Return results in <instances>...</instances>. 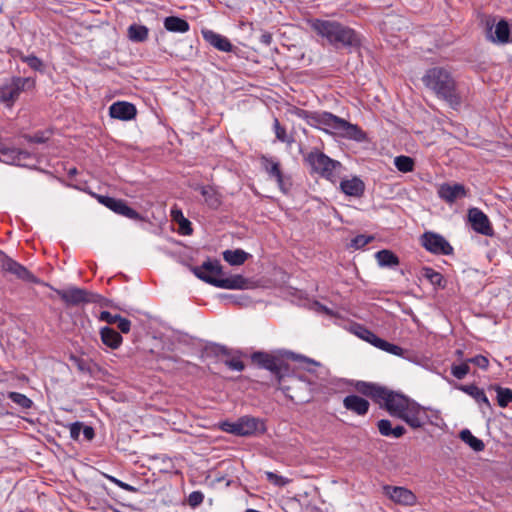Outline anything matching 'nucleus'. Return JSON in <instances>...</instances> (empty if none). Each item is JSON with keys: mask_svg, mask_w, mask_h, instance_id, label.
Instances as JSON below:
<instances>
[{"mask_svg": "<svg viewBox=\"0 0 512 512\" xmlns=\"http://www.w3.org/2000/svg\"><path fill=\"white\" fill-rule=\"evenodd\" d=\"M459 438L475 452H481L485 449L484 442L474 436L472 432L467 428L459 432Z\"/></svg>", "mask_w": 512, "mask_h": 512, "instance_id": "36", "label": "nucleus"}, {"mask_svg": "<svg viewBox=\"0 0 512 512\" xmlns=\"http://www.w3.org/2000/svg\"><path fill=\"white\" fill-rule=\"evenodd\" d=\"M219 296H220L221 299L228 300V301H230L232 303H235V304L239 303L238 296H236L234 294L223 293V294H220Z\"/></svg>", "mask_w": 512, "mask_h": 512, "instance_id": "61", "label": "nucleus"}, {"mask_svg": "<svg viewBox=\"0 0 512 512\" xmlns=\"http://www.w3.org/2000/svg\"><path fill=\"white\" fill-rule=\"evenodd\" d=\"M203 39L215 49L221 52H234L237 47H235L231 41L226 37L219 33H216L210 29H202L201 31Z\"/></svg>", "mask_w": 512, "mask_h": 512, "instance_id": "23", "label": "nucleus"}, {"mask_svg": "<svg viewBox=\"0 0 512 512\" xmlns=\"http://www.w3.org/2000/svg\"><path fill=\"white\" fill-rule=\"evenodd\" d=\"M108 480H110L112 483L116 484L118 487H121L123 481L117 479L116 477L114 476H111V475H107L105 474L104 475Z\"/></svg>", "mask_w": 512, "mask_h": 512, "instance_id": "64", "label": "nucleus"}, {"mask_svg": "<svg viewBox=\"0 0 512 512\" xmlns=\"http://www.w3.org/2000/svg\"><path fill=\"white\" fill-rule=\"evenodd\" d=\"M352 386L354 389L363 396L371 398L375 403L379 404L381 408L386 409L388 403L394 396V390H390L385 386L377 383L367 382L362 380L353 381Z\"/></svg>", "mask_w": 512, "mask_h": 512, "instance_id": "10", "label": "nucleus"}, {"mask_svg": "<svg viewBox=\"0 0 512 512\" xmlns=\"http://www.w3.org/2000/svg\"><path fill=\"white\" fill-rule=\"evenodd\" d=\"M250 360L256 368L267 370L277 382L291 372L290 360L320 366L319 362L286 349L255 351L250 355Z\"/></svg>", "mask_w": 512, "mask_h": 512, "instance_id": "3", "label": "nucleus"}, {"mask_svg": "<svg viewBox=\"0 0 512 512\" xmlns=\"http://www.w3.org/2000/svg\"><path fill=\"white\" fill-rule=\"evenodd\" d=\"M314 305L316 306V310L318 312L325 313V314H327L329 316L333 315V311L330 308H328L327 306L323 305L322 303H320L318 301H315Z\"/></svg>", "mask_w": 512, "mask_h": 512, "instance_id": "58", "label": "nucleus"}, {"mask_svg": "<svg viewBox=\"0 0 512 512\" xmlns=\"http://www.w3.org/2000/svg\"><path fill=\"white\" fill-rule=\"evenodd\" d=\"M36 86V80L33 77L12 76L5 79L0 85V103L11 107L19 99L24 91L33 90Z\"/></svg>", "mask_w": 512, "mask_h": 512, "instance_id": "7", "label": "nucleus"}, {"mask_svg": "<svg viewBox=\"0 0 512 512\" xmlns=\"http://www.w3.org/2000/svg\"><path fill=\"white\" fill-rule=\"evenodd\" d=\"M204 500V494L201 491H193L188 496V504L192 508H196L202 504Z\"/></svg>", "mask_w": 512, "mask_h": 512, "instance_id": "52", "label": "nucleus"}, {"mask_svg": "<svg viewBox=\"0 0 512 512\" xmlns=\"http://www.w3.org/2000/svg\"><path fill=\"white\" fill-rule=\"evenodd\" d=\"M48 287L57 293V295L61 298L67 307L98 302L99 299L102 298V296L99 294L75 286L68 287L67 289H56L51 285Z\"/></svg>", "mask_w": 512, "mask_h": 512, "instance_id": "11", "label": "nucleus"}, {"mask_svg": "<svg viewBox=\"0 0 512 512\" xmlns=\"http://www.w3.org/2000/svg\"><path fill=\"white\" fill-rule=\"evenodd\" d=\"M382 489L383 494L396 504L413 506L417 502L416 495L406 487L384 485Z\"/></svg>", "mask_w": 512, "mask_h": 512, "instance_id": "19", "label": "nucleus"}, {"mask_svg": "<svg viewBox=\"0 0 512 512\" xmlns=\"http://www.w3.org/2000/svg\"><path fill=\"white\" fill-rule=\"evenodd\" d=\"M81 433L83 434L84 439L87 441H91L95 437V430L92 426H89V425L83 424Z\"/></svg>", "mask_w": 512, "mask_h": 512, "instance_id": "57", "label": "nucleus"}, {"mask_svg": "<svg viewBox=\"0 0 512 512\" xmlns=\"http://www.w3.org/2000/svg\"><path fill=\"white\" fill-rule=\"evenodd\" d=\"M223 259L231 266H239L245 263L251 255L242 249L225 250L222 253Z\"/></svg>", "mask_w": 512, "mask_h": 512, "instance_id": "35", "label": "nucleus"}, {"mask_svg": "<svg viewBox=\"0 0 512 512\" xmlns=\"http://www.w3.org/2000/svg\"><path fill=\"white\" fill-rule=\"evenodd\" d=\"M0 265L3 272L15 276V278L27 283L41 284L49 286L48 283L43 282L30 272L24 265L20 264L10 256L1 252Z\"/></svg>", "mask_w": 512, "mask_h": 512, "instance_id": "13", "label": "nucleus"}, {"mask_svg": "<svg viewBox=\"0 0 512 512\" xmlns=\"http://www.w3.org/2000/svg\"><path fill=\"white\" fill-rule=\"evenodd\" d=\"M328 130L331 133L357 142H363L367 138L366 133L358 125L352 124L334 114L330 117Z\"/></svg>", "mask_w": 512, "mask_h": 512, "instance_id": "12", "label": "nucleus"}, {"mask_svg": "<svg viewBox=\"0 0 512 512\" xmlns=\"http://www.w3.org/2000/svg\"><path fill=\"white\" fill-rule=\"evenodd\" d=\"M468 222L471 228L478 234L484 236H493L494 229L488 216L479 208L472 207L468 210Z\"/></svg>", "mask_w": 512, "mask_h": 512, "instance_id": "18", "label": "nucleus"}, {"mask_svg": "<svg viewBox=\"0 0 512 512\" xmlns=\"http://www.w3.org/2000/svg\"><path fill=\"white\" fill-rule=\"evenodd\" d=\"M260 42L265 46H269L272 43V34L270 32H263L260 36Z\"/></svg>", "mask_w": 512, "mask_h": 512, "instance_id": "59", "label": "nucleus"}, {"mask_svg": "<svg viewBox=\"0 0 512 512\" xmlns=\"http://www.w3.org/2000/svg\"><path fill=\"white\" fill-rule=\"evenodd\" d=\"M261 163L263 166V169L266 171L268 176L271 179H274L278 175L282 173L281 164L279 161L274 160L273 158L262 156L261 157Z\"/></svg>", "mask_w": 512, "mask_h": 512, "instance_id": "39", "label": "nucleus"}, {"mask_svg": "<svg viewBox=\"0 0 512 512\" xmlns=\"http://www.w3.org/2000/svg\"><path fill=\"white\" fill-rule=\"evenodd\" d=\"M100 338L103 344L111 349H117L123 341L121 334L109 326L101 328Z\"/></svg>", "mask_w": 512, "mask_h": 512, "instance_id": "31", "label": "nucleus"}, {"mask_svg": "<svg viewBox=\"0 0 512 512\" xmlns=\"http://www.w3.org/2000/svg\"><path fill=\"white\" fill-rule=\"evenodd\" d=\"M232 354L234 355V357L226 359L224 361V364L231 370L239 372L243 371L245 369V365L239 358L244 354L240 350H236L232 352Z\"/></svg>", "mask_w": 512, "mask_h": 512, "instance_id": "44", "label": "nucleus"}, {"mask_svg": "<svg viewBox=\"0 0 512 512\" xmlns=\"http://www.w3.org/2000/svg\"><path fill=\"white\" fill-rule=\"evenodd\" d=\"M195 190L201 193L210 209L217 210L222 205V196L213 186L198 185Z\"/></svg>", "mask_w": 512, "mask_h": 512, "instance_id": "28", "label": "nucleus"}, {"mask_svg": "<svg viewBox=\"0 0 512 512\" xmlns=\"http://www.w3.org/2000/svg\"><path fill=\"white\" fill-rule=\"evenodd\" d=\"M273 129H274V132H275L276 139L279 140L280 142L288 143V144L293 142V139L288 137V135L286 133L285 127H283L280 124L278 118H274Z\"/></svg>", "mask_w": 512, "mask_h": 512, "instance_id": "46", "label": "nucleus"}, {"mask_svg": "<svg viewBox=\"0 0 512 512\" xmlns=\"http://www.w3.org/2000/svg\"><path fill=\"white\" fill-rule=\"evenodd\" d=\"M303 162L309 167L311 175L318 174L330 181H334V170L337 167H341V163L339 161L330 158L317 148L312 149L304 155Z\"/></svg>", "mask_w": 512, "mask_h": 512, "instance_id": "6", "label": "nucleus"}, {"mask_svg": "<svg viewBox=\"0 0 512 512\" xmlns=\"http://www.w3.org/2000/svg\"><path fill=\"white\" fill-rule=\"evenodd\" d=\"M190 269L198 279L210 285L209 279H220L224 275L223 267L217 259L208 258L201 266H191Z\"/></svg>", "mask_w": 512, "mask_h": 512, "instance_id": "17", "label": "nucleus"}, {"mask_svg": "<svg viewBox=\"0 0 512 512\" xmlns=\"http://www.w3.org/2000/svg\"><path fill=\"white\" fill-rule=\"evenodd\" d=\"M164 28L169 32L186 33L190 29L188 21L178 16H168L164 19Z\"/></svg>", "mask_w": 512, "mask_h": 512, "instance_id": "34", "label": "nucleus"}, {"mask_svg": "<svg viewBox=\"0 0 512 512\" xmlns=\"http://www.w3.org/2000/svg\"><path fill=\"white\" fill-rule=\"evenodd\" d=\"M373 240V236L359 234L351 239L350 247L361 249Z\"/></svg>", "mask_w": 512, "mask_h": 512, "instance_id": "50", "label": "nucleus"}, {"mask_svg": "<svg viewBox=\"0 0 512 512\" xmlns=\"http://www.w3.org/2000/svg\"><path fill=\"white\" fill-rule=\"evenodd\" d=\"M7 398L23 410H28L33 405V401L30 398H28L26 395H24L20 392H14V391L8 392Z\"/></svg>", "mask_w": 512, "mask_h": 512, "instance_id": "41", "label": "nucleus"}, {"mask_svg": "<svg viewBox=\"0 0 512 512\" xmlns=\"http://www.w3.org/2000/svg\"><path fill=\"white\" fill-rule=\"evenodd\" d=\"M31 158L32 154L27 150L6 147L5 145L0 148V161L6 164L27 166L26 161Z\"/></svg>", "mask_w": 512, "mask_h": 512, "instance_id": "20", "label": "nucleus"}, {"mask_svg": "<svg viewBox=\"0 0 512 512\" xmlns=\"http://www.w3.org/2000/svg\"><path fill=\"white\" fill-rule=\"evenodd\" d=\"M98 202L116 214L122 215L132 220L143 221L144 217L135 209L131 208L123 199H117L108 195L93 194Z\"/></svg>", "mask_w": 512, "mask_h": 512, "instance_id": "15", "label": "nucleus"}, {"mask_svg": "<svg viewBox=\"0 0 512 512\" xmlns=\"http://www.w3.org/2000/svg\"><path fill=\"white\" fill-rule=\"evenodd\" d=\"M278 389L283 394L296 404H302L310 400L308 393V386L310 385L302 376L296 377L291 375L283 376L280 381L277 382Z\"/></svg>", "mask_w": 512, "mask_h": 512, "instance_id": "8", "label": "nucleus"}, {"mask_svg": "<svg viewBox=\"0 0 512 512\" xmlns=\"http://www.w3.org/2000/svg\"><path fill=\"white\" fill-rule=\"evenodd\" d=\"M375 258L380 267L394 268L400 264L399 257L389 249H382L375 253Z\"/></svg>", "mask_w": 512, "mask_h": 512, "instance_id": "33", "label": "nucleus"}, {"mask_svg": "<svg viewBox=\"0 0 512 512\" xmlns=\"http://www.w3.org/2000/svg\"><path fill=\"white\" fill-rule=\"evenodd\" d=\"M497 393V403L500 407L505 408L512 402V390L503 388L499 385L495 387Z\"/></svg>", "mask_w": 512, "mask_h": 512, "instance_id": "43", "label": "nucleus"}, {"mask_svg": "<svg viewBox=\"0 0 512 512\" xmlns=\"http://www.w3.org/2000/svg\"><path fill=\"white\" fill-rule=\"evenodd\" d=\"M76 362H77V367L80 371H82V372L90 371L88 363L86 361H84L83 359H77Z\"/></svg>", "mask_w": 512, "mask_h": 512, "instance_id": "60", "label": "nucleus"}, {"mask_svg": "<svg viewBox=\"0 0 512 512\" xmlns=\"http://www.w3.org/2000/svg\"><path fill=\"white\" fill-rule=\"evenodd\" d=\"M385 410L390 416L402 420L413 430L421 429L431 423L426 407L398 391L395 392Z\"/></svg>", "mask_w": 512, "mask_h": 512, "instance_id": "4", "label": "nucleus"}, {"mask_svg": "<svg viewBox=\"0 0 512 512\" xmlns=\"http://www.w3.org/2000/svg\"><path fill=\"white\" fill-rule=\"evenodd\" d=\"M394 165L402 173L412 172L415 168V161L410 156L399 155L394 158Z\"/></svg>", "mask_w": 512, "mask_h": 512, "instance_id": "40", "label": "nucleus"}, {"mask_svg": "<svg viewBox=\"0 0 512 512\" xmlns=\"http://www.w3.org/2000/svg\"><path fill=\"white\" fill-rule=\"evenodd\" d=\"M265 476H266V479L268 482H270L271 484H273L277 487H284L290 482L289 479H287L281 475H277L276 473L271 472V471H266Z\"/></svg>", "mask_w": 512, "mask_h": 512, "instance_id": "48", "label": "nucleus"}, {"mask_svg": "<svg viewBox=\"0 0 512 512\" xmlns=\"http://www.w3.org/2000/svg\"><path fill=\"white\" fill-rule=\"evenodd\" d=\"M350 331L360 339L372 344L376 348L383 350L389 354L403 357L406 350L396 344L390 343L383 338L378 337L374 332L369 330L366 326L360 323H353L350 326Z\"/></svg>", "mask_w": 512, "mask_h": 512, "instance_id": "9", "label": "nucleus"}, {"mask_svg": "<svg viewBox=\"0 0 512 512\" xmlns=\"http://www.w3.org/2000/svg\"><path fill=\"white\" fill-rule=\"evenodd\" d=\"M494 24L487 22L486 27V38L493 43L497 44H507L510 43L509 33L510 31V24L505 19H501L496 25L495 29L493 30Z\"/></svg>", "mask_w": 512, "mask_h": 512, "instance_id": "21", "label": "nucleus"}, {"mask_svg": "<svg viewBox=\"0 0 512 512\" xmlns=\"http://www.w3.org/2000/svg\"><path fill=\"white\" fill-rule=\"evenodd\" d=\"M22 137L28 143H36V144H44L48 141L49 137L46 135L45 131H37L33 135L23 134Z\"/></svg>", "mask_w": 512, "mask_h": 512, "instance_id": "49", "label": "nucleus"}, {"mask_svg": "<svg viewBox=\"0 0 512 512\" xmlns=\"http://www.w3.org/2000/svg\"><path fill=\"white\" fill-rule=\"evenodd\" d=\"M172 218L176 223L180 221V219L185 218L181 210H172Z\"/></svg>", "mask_w": 512, "mask_h": 512, "instance_id": "62", "label": "nucleus"}, {"mask_svg": "<svg viewBox=\"0 0 512 512\" xmlns=\"http://www.w3.org/2000/svg\"><path fill=\"white\" fill-rule=\"evenodd\" d=\"M455 388L471 396L478 404H483L488 409H491V403L487 398L484 390L479 388L476 384H456Z\"/></svg>", "mask_w": 512, "mask_h": 512, "instance_id": "29", "label": "nucleus"}, {"mask_svg": "<svg viewBox=\"0 0 512 512\" xmlns=\"http://www.w3.org/2000/svg\"><path fill=\"white\" fill-rule=\"evenodd\" d=\"M178 224L179 233L182 235H191L193 232L192 224L187 218L180 219Z\"/></svg>", "mask_w": 512, "mask_h": 512, "instance_id": "53", "label": "nucleus"}, {"mask_svg": "<svg viewBox=\"0 0 512 512\" xmlns=\"http://www.w3.org/2000/svg\"><path fill=\"white\" fill-rule=\"evenodd\" d=\"M467 362L474 364L475 366L479 367L484 371H486L489 367V360L484 355H476L474 357L468 358Z\"/></svg>", "mask_w": 512, "mask_h": 512, "instance_id": "51", "label": "nucleus"}, {"mask_svg": "<svg viewBox=\"0 0 512 512\" xmlns=\"http://www.w3.org/2000/svg\"><path fill=\"white\" fill-rule=\"evenodd\" d=\"M120 488L125 491L132 492V493H136L139 491L138 488H136L128 483H125V482L122 483Z\"/></svg>", "mask_w": 512, "mask_h": 512, "instance_id": "63", "label": "nucleus"}, {"mask_svg": "<svg viewBox=\"0 0 512 512\" xmlns=\"http://www.w3.org/2000/svg\"><path fill=\"white\" fill-rule=\"evenodd\" d=\"M343 406L346 410H349L358 416H364L369 411L370 403L361 396L350 394L343 399Z\"/></svg>", "mask_w": 512, "mask_h": 512, "instance_id": "26", "label": "nucleus"}, {"mask_svg": "<svg viewBox=\"0 0 512 512\" xmlns=\"http://www.w3.org/2000/svg\"><path fill=\"white\" fill-rule=\"evenodd\" d=\"M99 319L101 321L107 322L108 324H114V323H117V321L120 319V315L119 314L113 315L109 311H102L100 313Z\"/></svg>", "mask_w": 512, "mask_h": 512, "instance_id": "55", "label": "nucleus"}, {"mask_svg": "<svg viewBox=\"0 0 512 512\" xmlns=\"http://www.w3.org/2000/svg\"><path fill=\"white\" fill-rule=\"evenodd\" d=\"M82 428H83V423L82 422L76 421V422L70 424V437H71V439H73L75 441H78L79 437H80V434H81Z\"/></svg>", "mask_w": 512, "mask_h": 512, "instance_id": "54", "label": "nucleus"}, {"mask_svg": "<svg viewBox=\"0 0 512 512\" xmlns=\"http://www.w3.org/2000/svg\"><path fill=\"white\" fill-rule=\"evenodd\" d=\"M218 428L226 433L238 437H251L264 434L267 430L265 422L257 417L244 415L236 421L223 420L218 423Z\"/></svg>", "mask_w": 512, "mask_h": 512, "instance_id": "5", "label": "nucleus"}, {"mask_svg": "<svg viewBox=\"0 0 512 512\" xmlns=\"http://www.w3.org/2000/svg\"><path fill=\"white\" fill-rule=\"evenodd\" d=\"M311 29L335 49L358 51L362 46V35L353 28L335 20L313 19Z\"/></svg>", "mask_w": 512, "mask_h": 512, "instance_id": "2", "label": "nucleus"}, {"mask_svg": "<svg viewBox=\"0 0 512 512\" xmlns=\"http://www.w3.org/2000/svg\"><path fill=\"white\" fill-rule=\"evenodd\" d=\"M292 114L296 117L303 119L306 123L314 128L322 129L325 132H329L328 126L330 123L331 112L322 111H308L299 107H294Z\"/></svg>", "mask_w": 512, "mask_h": 512, "instance_id": "16", "label": "nucleus"}, {"mask_svg": "<svg viewBox=\"0 0 512 512\" xmlns=\"http://www.w3.org/2000/svg\"><path fill=\"white\" fill-rule=\"evenodd\" d=\"M203 352L207 357L214 358L232 355V351L227 346L218 343H208L203 348Z\"/></svg>", "mask_w": 512, "mask_h": 512, "instance_id": "38", "label": "nucleus"}, {"mask_svg": "<svg viewBox=\"0 0 512 512\" xmlns=\"http://www.w3.org/2000/svg\"><path fill=\"white\" fill-rule=\"evenodd\" d=\"M117 327L121 333L127 334L131 329V321L120 316V319L117 321Z\"/></svg>", "mask_w": 512, "mask_h": 512, "instance_id": "56", "label": "nucleus"}, {"mask_svg": "<svg viewBox=\"0 0 512 512\" xmlns=\"http://www.w3.org/2000/svg\"><path fill=\"white\" fill-rule=\"evenodd\" d=\"M470 372L469 363L466 361L461 364H452L451 366V374L456 379H463Z\"/></svg>", "mask_w": 512, "mask_h": 512, "instance_id": "47", "label": "nucleus"}, {"mask_svg": "<svg viewBox=\"0 0 512 512\" xmlns=\"http://www.w3.org/2000/svg\"><path fill=\"white\" fill-rule=\"evenodd\" d=\"M211 285L221 289L228 290H244L250 287L251 281L248 278H245L241 274L231 275L229 277L221 276L220 279H209Z\"/></svg>", "mask_w": 512, "mask_h": 512, "instance_id": "22", "label": "nucleus"}, {"mask_svg": "<svg viewBox=\"0 0 512 512\" xmlns=\"http://www.w3.org/2000/svg\"><path fill=\"white\" fill-rule=\"evenodd\" d=\"M420 274L437 289H445L447 287V280L444 276L431 267L423 266L420 270Z\"/></svg>", "mask_w": 512, "mask_h": 512, "instance_id": "32", "label": "nucleus"}, {"mask_svg": "<svg viewBox=\"0 0 512 512\" xmlns=\"http://www.w3.org/2000/svg\"><path fill=\"white\" fill-rule=\"evenodd\" d=\"M149 29L145 25L132 24L128 28V37L132 42L141 43L148 39Z\"/></svg>", "mask_w": 512, "mask_h": 512, "instance_id": "37", "label": "nucleus"}, {"mask_svg": "<svg viewBox=\"0 0 512 512\" xmlns=\"http://www.w3.org/2000/svg\"><path fill=\"white\" fill-rule=\"evenodd\" d=\"M340 190L347 196L360 198L365 192V183L357 176L351 179H343L340 182Z\"/></svg>", "mask_w": 512, "mask_h": 512, "instance_id": "27", "label": "nucleus"}, {"mask_svg": "<svg viewBox=\"0 0 512 512\" xmlns=\"http://www.w3.org/2000/svg\"><path fill=\"white\" fill-rule=\"evenodd\" d=\"M137 115L136 106L127 101H116L109 107V116L121 121L133 120Z\"/></svg>", "mask_w": 512, "mask_h": 512, "instance_id": "24", "label": "nucleus"}, {"mask_svg": "<svg viewBox=\"0 0 512 512\" xmlns=\"http://www.w3.org/2000/svg\"><path fill=\"white\" fill-rule=\"evenodd\" d=\"M426 89L449 107L457 110L462 105V96L453 73L446 67L435 66L427 69L421 78Z\"/></svg>", "mask_w": 512, "mask_h": 512, "instance_id": "1", "label": "nucleus"}, {"mask_svg": "<svg viewBox=\"0 0 512 512\" xmlns=\"http://www.w3.org/2000/svg\"><path fill=\"white\" fill-rule=\"evenodd\" d=\"M379 433L384 437L401 438L406 434V428L403 425L392 426L389 419H380L377 421Z\"/></svg>", "mask_w": 512, "mask_h": 512, "instance_id": "30", "label": "nucleus"}, {"mask_svg": "<svg viewBox=\"0 0 512 512\" xmlns=\"http://www.w3.org/2000/svg\"><path fill=\"white\" fill-rule=\"evenodd\" d=\"M438 196L445 202L452 204L457 199L467 196V189L461 183H443L438 188Z\"/></svg>", "mask_w": 512, "mask_h": 512, "instance_id": "25", "label": "nucleus"}, {"mask_svg": "<svg viewBox=\"0 0 512 512\" xmlns=\"http://www.w3.org/2000/svg\"><path fill=\"white\" fill-rule=\"evenodd\" d=\"M20 60L26 63L32 70L44 73L45 65L43 61L34 54L31 55H21Z\"/></svg>", "mask_w": 512, "mask_h": 512, "instance_id": "42", "label": "nucleus"}, {"mask_svg": "<svg viewBox=\"0 0 512 512\" xmlns=\"http://www.w3.org/2000/svg\"><path fill=\"white\" fill-rule=\"evenodd\" d=\"M421 245L430 253L435 255H452L454 253L453 246L441 234L426 231L420 236Z\"/></svg>", "mask_w": 512, "mask_h": 512, "instance_id": "14", "label": "nucleus"}, {"mask_svg": "<svg viewBox=\"0 0 512 512\" xmlns=\"http://www.w3.org/2000/svg\"><path fill=\"white\" fill-rule=\"evenodd\" d=\"M277 182L279 190L285 194L288 195L292 188V178L289 175H284L283 172L274 178Z\"/></svg>", "mask_w": 512, "mask_h": 512, "instance_id": "45", "label": "nucleus"}]
</instances>
